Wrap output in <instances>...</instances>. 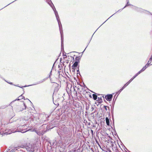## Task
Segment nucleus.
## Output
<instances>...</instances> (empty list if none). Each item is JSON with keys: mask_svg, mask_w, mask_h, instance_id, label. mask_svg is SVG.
<instances>
[{"mask_svg": "<svg viewBox=\"0 0 152 152\" xmlns=\"http://www.w3.org/2000/svg\"><path fill=\"white\" fill-rule=\"evenodd\" d=\"M129 1H127V4H126V6L122 9H121V10H118V11L117 12L120 11H122L124 8L125 7H126L127 6H129V5H130V4H129Z\"/></svg>", "mask_w": 152, "mask_h": 152, "instance_id": "dca6fc26", "label": "nucleus"}, {"mask_svg": "<svg viewBox=\"0 0 152 152\" xmlns=\"http://www.w3.org/2000/svg\"><path fill=\"white\" fill-rule=\"evenodd\" d=\"M47 2L51 6H53V4L51 0H46Z\"/></svg>", "mask_w": 152, "mask_h": 152, "instance_id": "f8f14e48", "label": "nucleus"}, {"mask_svg": "<svg viewBox=\"0 0 152 152\" xmlns=\"http://www.w3.org/2000/svg\"><path fill=\"white\" fill-rule=\"evenodd\" d=\"M143 72V71H142V69L139 71L138 72H137L134 76L136 77L138 75L140 74L142 72Z\"/></svg>", "mask_w": 152, "mask_h": 152, "instance_id": "aec40b11", "label": "nucleus"}, {"mask_svg": "<svg viewBox=\"0 0 152 152\" xmlns=\"http://www.w3.org/2000/svg\"><path fill=\"white\" fill-rule=\"evenodd\" d=\"M63 38L62 37V36H61V48H63L64 47V45H63Z\"/></svg>", "mask_w": 152, "mask_h": 152, "instance_id": "412c9836", "label": "nucleus"}, {"mask_svg": "<svg viewBox=\"0 0 152 152\" xmlns=\"http://www.w3.org/2000/svg\"><path fill=\"white\" fill-rule=\"evenodd\" d=\"M77 72H79H79H79V70H77Z\"/></svg>", "mask_w": 152, "mask_h": 152, "instance_id": "e433bc0d", "label": "nucleus"}, {"mask_svg": "<svg viewBox=\"0 0 152 152\" xmlns=\"http://www.w3.org/2000/svg\"><path fill=\"white\" fill-rule=\"evenodd\" d=\"M62 130L64 133L67 134L69 131V129L65 125H63L61 127Z\"/></svg>", "mask_w": 152, "mask_h": 152, "instance_id": "20e7f679", "label": "nucleus"}, {"mask_svg": "<svg viewBox=\"0 0 152 152\" xmlns=\"http://www.w3.org/2000/svg\"><path fill=\"white\" fill-rule=\"evenodd\" d=\"M114 14H113V15L111 16H110L109 18H108V19H109L111 17H112V16H113V15H114Z\"/></svg>", "mask_w": 152, "mask_h": 152, "instance_id": "c756f323", "label": "nucleus"}, {"mask_svg": "<svg viewBox=\"0 0 152 152\" xmlns=\"http://www.w3.org/2000/svg\"><path fill=\"white\" fill-rule=\"evenodd\" d=\"M78 63L77 61H75L72 66V68L73 69L74 68L76 67L78 65Z\"/></svg>", "mask_w": 152, "mask_h": 152, "instance_id": "9b49d317", "label": "nucleus"}, {"mask_svg": "<svg viewBox=\"0 0 152 152\" xmlns=\"http://www.w3.org/2000/svg\"><path fill=\"white\" fill-rule=\"evenodd\" d=\"M151 65H152V64H151Z\"/></svg>", "mask_w": 152, "mask_h": 152, "instance_id": "58836bf2", "label": "nucleus"}, {"mask_svg": "<svg viewBox=\"0 0 152 152\" xmlns=\"http://www.w3.org/2000/svg\"><path fill=\"white\" fill-rule=\"evenodd\" d=\"M92 96L93 99L94 100H96L97 99V96L95 94H93L92 95Z\"/></svg>", "mask_w": 152, "mask_h": 152, "instance_id": "f3484780", "label": "nucleus"}, {"mask_svg": "<svg viewBox=\"0 0 152 152\" xmlns=\"http://www.w3.org/2000/svg\"><path fill=\"white\" fill-rule=\"evenodd\" d=\"M97 101H98L99 103H101L102 101V99L101 97H98V100H97Z\"/></svg>", "mask_w": 152, "mask_h": 152, "instance_id": "4468645a", "label": "nucleus"}, {"mask_svg": "<svg viewBox=\"0 0 152 152\" xmlns=\"http://www.w3.org/2000/svg\"><path fill=\"white\" fill-rule=\"evenodd\" d=\"M45 79H43L41 80L40 81H39V82H37V83H36L35 84L31 85H30V86H33V85H37V84H39L40 83H43V82L45 81Z\"/></svg>", "mask_w": 152, "mask_h": 152, "instance_id": "1a4fd4ad", "label": "nucleus"}, {"mask_svg": "<svg viewBox=\"0 0 152 152\" xmlns=\"http://www.w3.org/2000/svg\"><path fill=\"white\" fill-rule=\"evenodd\" d=\"M21 148V146L12 147L10 149V152H18L19 149Z\"/></svg>", "mask_w": 152, "mask_h": 152, "instance_id": "f03ea898", "label": "nucleus"}, {"mask_svg": "<svg viewBox=\"0 0 152 152\" xmlns=\"http://www.w3.org/2000/svg\"><path fill=\"white\" fill-rule=\"evenodd\" d=\"M51 72H52V71H51L50 72V76H49L50 77V75L51 74Z\"/></svg>", "mask_w": 152, "mask_h": 152, "instance_id": "7c9ffc66", "label": "nucleus"}, {"mask_svg": "<svg viewBox=\"0 0 152 152\" xmlns=\"http://www.w3.org/2000/svg\"><path fill=\"white\" fill-rule=\"evenodd\" d=\"M12 117H13V116H15V114L14 113H13L12 114Z\"/></svg>", "mask_w": 152, "mask_h": 152, "instance_id": "a878e982", "label": "nucleus"}, {"mask_svg": "<svg viewBox=\"0 0 152 152\" xmlns=\"http://www.w3.org/2000/svg\"><path fill=\"white\" fill-rule=\"evenodd\" d=\"M126 86H125V85L120 90L121 91L125 88Z\"/></svg>", "mask_w": 152, "mask_h": 152, "instance_id": "4be33fe9", "label": "nucleus"}, {"mask_svg": "<svg viewBox=\"0 0 152 152\" xmlns=\"http://www.w3.org/2000/svg\"><path fill=\"white\" fill-rule=\"evenodd\" d=\"M104 108H105V110H107V106H104Z\"/></svg>", "mask_w": 152, "mask_h": 152, "instance_id": "bb28decb", "label": "nucleus"}, {"mask_svg": "<svg viewBox=\"0 0 152 152\" xmlns=\"http://www.w3.org/2000/svg\"><path fill=\"white\" fill-rule=\"evenodd\" d=\"M89 97H91V95H90L89 96Z\"/></svg>", "mask_w": 152, "mask_h": 152, "instance_id": "f704fd0d", "label": "nucleus"}, {"mask_svg": "<svg viewBox=\"0 0 152 152\" xmlns=\"http://www.w3.org/2000/svg\"><path fill=\"white\" fill-rule=\"evenodd\" d=\"M67 57V56L66 55H64V58H66Z\"/></svg>", "mask_w": 152, "mask_h": 152, "instance_id": "cd10ccee", "label": "nucleus"}, {"mask_svg": "<svg viewBox=\"0 0 152 152\" xmlns=\"http://www.w3.org/2000/svg\"><path fill=\"white\" fill-rule=\"evenodd\" d=\"M15 86H16L15 85ZM18 86V87H19L21 88H22L23 87H26L30 86H29H29H22V87L19 86Z\"/></svg>", "mask_w": 152, "mask_h": 152, "instance_id": "5701e85b", "label": "nucleus"}, {"mask_svg": "<svg viewBox=\"0 0 152 152\" xmlns=\"http://www.w3.org/2000/svg\"><path fill=\"white\" fill-rule=\"evenodd\" d=\"M105 120H106V122L107 125V126H109V125H110L109 120L107 117H106V118Z\"/></svg>", "mask_w": 152, "mask_h": 152, "instance_id": "ddd939ff", "label": "nucleus"}, {"mask_svg": "<svg viewBox=\"0 0 152 152\" xmlns=\"http://www.w3.org/2000/svg\"><path fill=\"white\" fill-rule=\"evenodd\" d=\"M10 84H11V85L12 84V83L10 82Z\"/></svg>", "mask_w": 152, "mask_h": 152, "instance_id": "72a5a7b5", "label": "nucleus"}, {"mask_svg": "<svg viewBox=\"0 0 152 152\" xmlns=\"http://www.w3.org/2000/svg\"><path fill=\"white\" fill-rule=\"evenodd\" d=\"M29 114V112L28 110L25 112V115H28Z\"/></svg>", "mask_w": 152, "mask_h": 152, "instance_id": "b1692460", "label": "nucleus"}, {"mask_svg": "<svg viewBox=\"0 0 152 152\" xmlns=\"http://www.w3.org/2000/svg\"><path fill=\"white\" fill-rule=\"evenodd\" d=\"M113 97L112 94L107 95L105 96V98L108 101H110L111 100Z\"/></svg>", "mask_w": 152, "mask_h": 152, "instance_id": "0eeeda50", "label": "nucleus"}, {"mask_svg": "<svg viewBox=\"0 0 152 152\" xmlns=\"http://www.w3.org/2000/svg\"><path fill=\"white\" fill-rule=\"evenodd\" d=\"M91 132L92 133L93 132V131L92 130H91Z\"/></svg>", "mask_w": 152, "mask_h": 152, "instance_id": "c9c22d12", "label": "nucleus"}, {"mask_svg": "<svg viewBox=\"0 0 152 152\" xmlns=\"http://www.w3.org/2000/svg\"><path fill=\"white\" fill-rule=\"evenodd\" d=\"M23 121H24V123H25V122L26 121L25 120H23Z\"/></svg>", "mask_w": 152, "mask_h": 152, "instance_id": "2f4dec72", "label": "nucleus"}, {"mask_svg": "<svg viewBox=\"0 0 152 152\" xmlns=\"http://www.w3.org/2000/svg\"><path fill=\"white\" fill-rule=\"evenodd\" d=\"M152 61V58H150L149 59V60L147 63L146 64H147L149 66L150 65V64L151 62Z\"/></svg>", "mask_w": 152, "mask_h": 152, "instance_id": "a211bd4d", "label": "nucleus"}, {"mask_svg": "<svg viewBox=\"0 0 152 152\" xmlns=\"http://www.w3.org/2000/svg\"><path fill=\"white\" fill-rule=\"evenodd\" d=\"M135 9L138 12H144L145 10L140 8H138L137 7H135Z\"/></svg>", "mask_w": 152, "mask_h": 152, "instance_id": "6e6552de", "label": "nucleus"}, {"mask_svg": "<svg viewBox=\"0 0 152 152\" xmlns=\"http://www.w3.org/2000/svg\"><path fill=\"white\" fill-rule=\"evenodd\" d=\"M121 92V91L120 90H119L117 92H116V94H118V95H119V94Z\"/></svg>", "mask_w": 152, "mask_h": 152, "instance_id": "393cba45", "label": "nucleus"}, {"mask_svg": "<svg viewBox=\"0 0 152 152\" xmlns=\"http://www.w3.org/2000/svg\"><path fill=\"white\" fill-rule=\"evenodd\" d=\"M25 97H24L22 95V94L20 96H19L17 99H16L15 100H14L11 102L10 104H11V105H13L14 103L15 102L16 100H19L20 99H24Z\"/></svg>", "mask_w": 152, "mask_h": 152, "instance_id": "39448f33", "label": "nucleus"}, {"mask_svg": "<svg viewBox=\"0 0 152 152\" xmlns=\"http://www.w3.org/2000/svg\"><path fill=\"white\" fill-rule=\"evenodd\" d=\"M12 132L13 133L14 132Z\"/></svg>", "mask_w": 152, "mask_h": 152, "instance_id": "4c0bfd02", "label": "nucleus"}, {"mask_svg": "<svg viewBox=\"0 0 152 152\" xmlns=\"http://www.w3.org/2000/svg\"><path fill=\"white\" fill-rule=\"evenodd\" d=\"M135 78V77L134 76H133L128 82H127L125 84V86H127Z\"/></svg>", "mask_w": 152, "mask_h": 152, "instance_id": "9d476101", "label": "nucleus"}, {"mask_svg": "<svg viewBox=\"0 0 152 152\" xmlns=\"http://www.w3.org/2000/svg\"><path fill=\"white\" fill-rule=\"evenodd\" d=\"M80 59V57L77 56L75 58V61H77L78 63L79 62V61Z\"/></svg>", "mask_w": 152, "mask_h": 152, "instance_id": "2eb2a0df", "label": "nucleus"}, {"mask_svg": "<svg viewBox=\"0 0 152 152\" xmlns=\"http://www.w3.org/2000/svg\"><path fill=\"white\" fill-rule=\"evenodd\" d=\"M26 106L24 102H22L21 104L17 107V111H21L26 108Z\"/></svg>", "mask_w": 152, "mask_h": 152, "instance_id": "f257e3e1", "label": "nucleus"}, {"mask_svg": "<svg viewBox=\"0 0 152 152\" xmlns=\"http://www.w3.org/2000/svg\"><path fill=\"white\" fill-rule=\"evenodd\" d=\"M108 19H107L106 21H105L104 23H103L102 24V25L104 23L108 20Z\"/></svg>", "mask_w": 152, "mask_h": 152, "instance_id": "473e14b6", "label": "nucleus"}, {"mask_svg": "<svg viewBox=\"0 0 152 152\" xmlns=\"http://www.w3.org/2000/svg\"><path fill=\"white\" fill-rule=\"evenodd\" d=\"M33 131H35V132H36L37 133V131L36 130H35V129L33 130Z\"/></svg>", "mask_w": 152, "mask_h": 152, "instance_id": "c85d7f7f", "label": "nucleus"}, {"mask_svg": "<svg viewBox=\"0 0 152 152\" xmlns=\"http://www.w3.org/2000/svg\"><path fill=\"white\" fill-rule=\"evenodd\" d=\"M56 19L58 21V23L59 25V30L60 31V32L61 34V36H62V34H63V31L62 29L61 30V29H62V25L61 24V21H60L59 20V18H56Z\"/></svg>", "mask_w": 152, "mask_h": 152, "instance_id": "7ed1b4c3", "label": "nucleus"}, {"mask_svg": "<svg viewBox=\"0 0 152 152\" xmlns=\"http://www.w3.org/2000/svg\"><path fill=\"white\" fill-rule=\"evenodd\" d=\"M51 7L53 9L54 12V13H55V15H56V18H57V19L59 17L58 16V12L56 11L54 5H53V6H51Z\"/></svg>", "mask_w": 152, "mask_h": 152, "instance_id": "423d86ee", "label": "nucleus"}, {"mask_svg": "<svg viewBox=\"0 0 152 152\" xmlns=\"http://www.w3.org/2000/svg\"><path fill=\"white\" fill-rule=\"evenodd\" d=\"M149 66L146 64L145 66L142 69V71H144Z\"/></svg>", "mask_w": 152, "mask_h": 152, "instance_id": "6ab92c4d", "label": "nucleus"}]
</instances>
